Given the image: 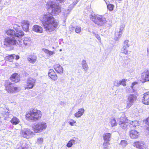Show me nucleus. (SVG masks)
Masks as SVG:
<instances>
[{
  "mask_svg": "<svg viewBox=\"0 0 149 149\" xmlns=\"http://www.w3.org/2000/svg\"><path fill=\"white\" fill-rule=\"evenodd\" d=\"M110 145L109 142L105 141L103 143L102 146L103 149H109Z\"/></svg>",
  "mask_w": 149,
  "mask_h": 149,
  "instance_id": "obj_35",
  "label": "nucleus"
},
{
  "mask_svg": "<svg viewBox=\"0 0 149 149\" xmlns=\"http://www.w3.org/2000/svg\"><path fill=\"white\" fill-rule=\"evenodd\" d=\"M21 26L23 30L26 31H27L29 30V22L26 20H24L21 23Z\"/></svg>",
  "mask_w": 149,
  "mask_h": 149,
  "instance_id": "obj_14",
  "label": "nucleus"
},
{
  "mask_svg": "<svg viewBox=\"0 0 149 149\" xmlns=\"http://www.w3.org/2000/svg\"><path fill=\"white\" fill-rule=\"evenodd\" d=\"M47 127L46 123L44 121L38 123L33 126V129L36 133H40L45 131Z\"/></svg>",
  "mask_w": 149,
  "mask_h": 149,
  "instance_id": "obj_6",
  "label": "nucleus"
},
{
  "mask_svg": "<svg viewBox=\"0 0 149 149\" xmlns=\"http://www.w3.org/2000/svg\"><path fill=\"white\" fill-rule=\"evenodd\" d=\"M128 144L127 142L125 140H121L119 145L121 146L122 147L124 148Z\"/></svg>",
  "mask_w": 149,
  "mask_h": 149,
  "instance_id": "obj_36",
  "label": "nucleus"
},
{
  "mask_svg": "<svg viewBox=\"0 0 149 149\" xmlns=\"http://www.w3.org/2000/svg\"><path fill=\"white\" fill-rule=\"evenodd\" d=\"M25 46H29L31 44L32 42L30 39L28 38H25L23 40Z\"/></svg>",
  "mask_w": 149,
  "mask_h": 149,
  "instance_id": "obj_29",
  "label": "nucleus"
},
{
  "mask_svg": "<svg viewBox=\"0 0 149 149\" xmlns=\"http://www.w3.org/2000/svg\"><path fill=\"white\" fill-rule=\"evenodd\" d=\"M45 7L51 15H57L61 11V7L58 3L50 0L47 2Z\"/></svg>",
  "mask_w": 149,
  "mask_h": 149,
  "instance_id": "obj_3",
  "label": "nucleus"
},
{
  "mask_svg": "<svg viewBox=\"0 0 149 149\" xmlns=\"http://www.w3.org/2000/svg\"><path fill=\"white\" fill-rule=\"evenodd\" d=\"M81 31V28L80 26H77L75 29V31L76 33H79Z\"/></svg>",
  "mask_w": 149,
  "mask_h": 149,
  "instance_id": "obj_45",
  "label": "nucleus"
},
{
  "mask_svg": "<svg viewBox=\"0 0 149 149\" xmlns=\"http://www.w3.org/2000/svg\"><path fill=\"white\" fill-rule=\"evenodd\" d=\"M129 134L131 139H136L138 137L139 133L137 131L132 130L129 132Z\"/></svg>",
  "mask_w": 149,
  "mask_h": 149,
  "instance_id": "obj_17",
  "label": "nucleus"
},
{
  "mask_svg": "<svg viewBox=\"0 0 149 149\" xmlns=\"http://www.w3.org/2000/svg\"><path fill=\"white\" fill-rule=\"evenodd\" d=\"M20 26L17 24H15L13 26V28L16 31V32H17V30H20Z\"/></svg>",
  "mask_w": 149,
  "mask_h": 149,
  "instance_id": "obj_46",
  "label": "nucleus"
},
{
  "mask_svg": "<svg viewBox=\"0 0 149 149\" xmlns=\"http://www.w3.org/2000/svg\"><path fill=\"white\" fill-rule=\"evenodd\" d=\"M43 51L48 56H50L53 54H55V52H54L51 51L47 49H43Z\"/></svg>",
  "mask_w": 149,
  "mask_h": 149,
  "instance_id": "obj_31",
  "label": "nucleus"
},
{
  "mask_svg": "<svg viewBox=\"0 0 149 149\" xmlns=\"http://www.w3.org/2000/svg\"><path fill=\"white\" fill-rule=\"evenodd\" d=\"M109 124L111 125L112 127L116 125L117 123L115 119L114 118H111L109 120Z\"/></svg>",
  "mask_w": 149,
  "mask_h": 149,
  "instance_id": "obj_30",
  "label": "nucleus"
},
{
  "mask_svg": "<svg viewBox=\"0 0 149 149\" xmlns=\"http://www.w3.org/2000/svg\"><path fill=\"white\" fill-rule=\"evenodd\" d=\"M52 48H53V49H54V47H52Z\"/></svg>",
  "mask_w": 149,
  "mask_h": 149,
  "instance_id": "obj_56",
  "label": "nucleus"
},
{
  "mask_svg": "<svg viewBox=\"0 0 149 149\" xmlns=\"http://www.w3.org/2000/svg\"><path fill=\"white\" fill-rule=\"evenodd\" d=\"M6 33L11 37L6 38L4 41V45L8 47H12L13 46L22 45L21 38L24 35V32L21 30H19L16 32L13 29H9L6 31Z\"/></svg>",
  "mask_w": 149,
  "mask_h": 149,
  "instance_id": "obj_1",
  "label": "nucleus"
},
{
  "mask_svg": "<svg viewBox=\"0 0 149 149\" xmlns=\"http://www.w3.org/2000/svg\"><path fill=\"white\" fill-rule=\"evenodd\" d=\"M36 79L34 78H29L27 81L26 85L25 87V89H31L35 86Z\"/></svg>",
  "mask_w": 149,
  "mask_h": 149,
  "instance_id": "obj_11",
  "label": "nucleus"
},
{
  "mask_svg": "<svg viewBox=\"0 0 149 149\" xmlns=\"http://www.w3.org/2000/svg\"><path fill=\"white\" fill-rule=\"evenodd\" d=\"M133 146L139 149H146V147L144 144V142L142 141H139L134 142Z\"/></svg>",
  "mask_w": 149,
  "mask_h": 149,
  "instance_id": "obj_13",
  "label": "nucleus"
},
{
  "mask_svg": "<svg viewBox=\"0 0 149 149\" xmlns=\"http://www.w3.org/2000/svg\"><path fill=\"white\" fill-rule=\"evenodd\" d=\"M113 84L114 86H118L120 85V81H115L113 82Z\"/></svg>",
  "mask_w": 149,
  "mask_h": 149,
  "instance_id": "obj_47",
  "label": "nucleus"
},
{
  "mask_svg": "<svg viewBox=\"0 0 149 149\" xmlns=\"http://www.w3.org/2000/svg\"><path fill=\"white\" fill-rule=\"evenodd\" d=\"M128 48L123 46L121 50V53L125 54V55H128L130 53L131 51L127 50Z\"/></svg>",
  "mask_w": 149,
  "mask_h": 149,
  "instance_id": "obj_26",
  "label": "nucleus"
},
{
  "mask_svg": "<svg viewBox=\"0 0 149 149\" xmlns=\"http://www.w3.org/2000/svg\"><path fill=\"white\" fill-rule=\"evenodd\" d=\"M127 121L128 120L125 117L124 114H123L122 116L118 120L120 127L124 130L130 128L129 122Z\"/></svg>",
  "mask_w": 149,
  "mask_h": 149,
  "instance_id": "obj_8",
  "label": "nucleus"
},
{
  "mask_svg": "<svg viewBox=\"0 0 149 149\" xmlns=\"http://www.w3.org/2000/svg\"><path fill=\"white\" fill-rule=\"evenodd\" d=\"M40 19L42 22L44 29L47 33L53 31L58 25V22L54 18L49 14L41 16Z\"/></svg>",
  "mask_w": 149,
  "mask_h": 149,
  "instance_id": "obj_2",
  "label": "nucleus"
},
{
  "mask_svg": "<svg viewBox=\"0 0 149 149\" xmlns=\"http://www.w3.org/2000/svg\"><path fill=\"white\" fill-rule=\"evenodd\" d=\"M54 68L55 70L58 73L61 74L63 72V68L59 64L54 65Z\"/></svg>",
  "mask_w": 149,
  "mask_h": 149,
  "instance_id": "obj_22",
  "label": "nucleus"
},
{
  "mask_svg": "<svg viewBox=\"0 0 149 149\" xmlns=\"http://www.w3.org/2000/svg\"><path fill=\"white\" fill-rule=\"evenodd\" d=\"M131 45L130 42L128 40H125L123 44V46L128 48Z\"/></svg>",
  "mask_w": 149,
  "mask_h": 149,
  "instance_id": "obj_33",
  "label": "nucleus"
},
{
  "mask_svg": "<svg viewBox=\"0 0 149 149\" xmlns=\"http://www.w3.org/2000/svg\"><path fill=\"white\" fill-rule=\"evenodd\" d=\"M56 74V72L53 69H50L48 72V74L49 76L55 74Z\"/></svg>",
  "mask_w": 149,
  "mask_h": 149,
  "instance_id": "obj_42",
  "label": "nucleus"
},
{
  "mask_svg": "<svg viewBox=\"0 0 149 149\" xmlns=\"http://www.w3.org/2000/svg\"><path fill=\"white\" fill-rule=\"evenodd\" d=\"M41 111L36 109L28 111L25 115L26 119L29 121H34L40 120L42 116Z\"/></svg>",
  "mask_w": 149,
  "mask_h": 149,
  "instance_id": "obj_4",
  "label": "nucleus"
},
{
  "mask_svg": "<svg viewBox=\"0 0 149 149\" xmlns=\"http://www.w3.org/2000/svg\"><path fill=\"white\" fill-rule=\"evenodd\" d=\"M127 101L126 107L127 108H129L136 101L137 96L136 95L133 94H130L128 95L127 96Z\"/></svg>",
  "mask_w": 149,
  "mask_h": 149,
  "instance_id": "obj_9",
  "label": "nucleus"
},
{
  "mask_svg": "<svg viewBox=\"0 0 149 149\" xmlns=\"http://www.w3.org/2000/svg\"><path fill=\"white\" fill-rule=\"evenodd\" d=\"M128 58L127 56H126L125 58L124 59L126 60H127L128 59Z\"/></svg>",
  "mask_w": 149,
  "mask_h": 149,
  "instance_id": "obj_52",
  "label": "nucleus"
},
{
  "mask_svg": "<svg viewBox=\"0 0 149 149\" xmlns=\"http://www.w3.org/2000/svg\"><path fill=\"white\" fill-rule=\"evenodd\" d=\"M10 79L13 82L17 83L20 80L19 75L17 73H14L11 76Z\"/></svg>",
  "mask_w": 149,
  "mask_h": 149,
  "instance_id": "obj_18",
  "label": "nucleus"
},
{
  "mask_svg": "<svg viewBox=\"0 0 149 149\" xmlns=\"http://www.w3.org/2000/svg\"><path fill=\"white\" fill-rule=\"evenodd\" d=\"M120 85H122L123 86H125L126 85V80L125 79H123L120 81Z\"/></svg>",
  "mask_w": 149,
  "mask_h": 149,
  "instance_id": "obj_43",
  "label": "nucleus"
},
{
  "mask_svg": "<svg viewBox=\"0 0 149 149\" xmlns=\"http://www.w3.org/2000/svg\"><path fill=\"white\" fill-rule=\"evenodd\" d=\"M114 7V5L111 4H109L107 6L108 9L110 11H112Z\"/></svg>",
  "mask_w": 149,
  "mask_h": 149,
  "instance_id": "obj_39",
  "label": "nucleus"
},
{
  "mask_svg": "<svg viewBox=\"0 0 149 149\" xmlns=\"http://www.w3.org/2000/svg\"><path fill=\"white\" fill-rule=\"evenodd\" d=\"M4 86L6 90L9 93L17 92L19 90L15 85L7 81H5Z\"/></svg>",
  "mask_w": 149,
  "mask_h": 149,
  "instance_id": "obj_5",
  "label": "nucleus"
},
{
  "mask_svg": "<svg viewBox=\"0 0 149 149\" xmlns=\"http://www.w3.org/2000/svg\"><path fill=\"white\" fill-rule=\"evenodd\" d=\"M93 36L95 37L99 42H101V38L100 36L98 34L94 32H93Z\"/></svg>",
  "mask_w": 149,
  "mask_h": 149,
  "instance_id": "obj_41",
  "label": "nucleus"
},
{
  "mask_svg": "<svg viewBox=\"0 0 149 149\" xmlns=\"http://www.w3.org/2000/svg\"><path fill=\"white\" fill-rule=\"evenodd\" d=\"M75 140L74 139H71L68 142L66 146L68 148H70L72 147L74 144H75Z\"/></svg>",
  "mask_w": 149,
  "mask_h": 149,
  "instance_id": "obj_32",
  "label": "nucleus"
},
{
  "mask_svg": "<svg viewBox=\"0 0 149 149\" xmlns=\"http://www.w3.org/2000/svg\"><path fill=\"white\" fill-rule=\"evenodd\" d=\"M57 1L59 2L60 3H63L66 0H56Z\"/></svg>",
  "mask_w": 149,
  "mask_h": 149,
  "instance_id": "obj_48",
  "label": "nucleus"
},
{
  "mask_svg": "<svg viewBox=\"0 0 149 149\" xmlns=\"http://www.w3.org/2000/svg\"><path fill=\"white\" fill-rule=\"evenodd\" d=\"M15 59L16 60L19 59V56L18 55H15Z\"/></svg>",
  "mask_w": 149,
  "mask_h": 149,
  "instance_id": "obj_49",
  "label": "nucleus"
},
{
  "mask_svg": "<svg viewBox=\"0 0 149 149\" xmlns=\"http://www.w3.org/2000/svg\"><path fill=\"white\" fill-rule=\"evenodd\" d=\"M138 84L137 82H134L132 83L131 87H127L126 88V91L127 93H135L136 90L134 89V86Z\"/></svg>",
  "mask_w": 149,
  "mask_h": 149,
  "instance_id": "obj_15",
  "label": "nucleus"
},
{
  "mask_svg": "<svg viewBox=\"0 0 149 149\" xmlns=\"http://www.w3.org/2000/svg\"><path fill=\"white\" fill-rule=\"evenodd\" d=\"M67 11H68V13H69V12L70 11V10H69V9H68V10H67Z\"/></svg>",
  "mask_w": 149,
  "mask_h": 149,
  "instance_id": "obj_54",
  "label": "nucleus"
},
{
  "mask_svg": "<svg viewBox=\"0 0 149 149\" xmlns=\"http://www.w3.org/2000/svg\"><path fill=\"white\" fill-rule=\"evenodd\" d=\"M141 80L142 82L149 81V70H145L142 74L141 76Z\"/></svg>",
  "mask_w": 149,
  "mask_h": 149,
  "instance_id": "obj_12",
  "label": "nucleus"
},
{
  "mask_svg": "<svg viewBox=\"0 0 149 149\" xmlns=\"http://www.w3.org/2000/svg\"><path fill=\"white\" fill-rule=\"evenodd\" d=\"M111 133H106L102 135V137L104 141L109 142L111 140Z\"/></svg>",
  "mask_w": 149,
  "mask_h": 149,
  "instance_id": "obj_21",
  "label": "nucleus"
},
{
  "mask_svg": "<svg viewBox=\"0 0 149 149\" xmlns=\"http://www.w3.org/2000/svg\"><path fill=\"white\" fill-rule=\"evenodd\" d=\"M37 56L34 54L29 55L27 58L28 61L32 64H34L37 61Z\"/></svg>",
  "mask_w": 149,
  "mask_h": 149,
  "instance_id": "obj_20",
  "label": "nucleus"
},
{
  "mask_svg": "<svg viewBox=\"0 0 149 149\" xmlns=\"http://www.w3.org/2000/svg\"><path fill=\"white\" fill-rule=\"evenodd\" d=\"M10 122L13 125L18 124L20 122L19 119L16 117H13Z\"/></svg>",
  "mask_w": 149,
  "mask_h": 149,
  "instance_id": "obj_28",
  "label": "nucleus"
},
{
  "mask_svg": "<svg viewBox=\"0 0 149 149\" xmlns=\"http://www.w3.org/2000/svg\"><path fill=\"white\" fill-rule=\"evenodd\" d=\"M43 139L42 138H38L37 139L36 143L39 145H41L43 143Z\"/></svg>",
  "mask_w": 149,
  "mask_h": 149,
  "instance_id": "obj_37",
  "label": "nucleus"
},
{
  "mask_svg": "<svg viewBox=\"0 0 149 149\" xmlns=\"http://www.w3.org/2000/svg\"><path fill=\"white\" fill-rule=\"evenodd\" d=\"M68 123L71 126H74L75 125V123H76V121L73 119H71Z\"/></svg>",
  "mask_w": 149,
  "mask_h": 149,
  "instance_id": "obj_44",
  "label": "nucleus"
},
{
  "mask_svg": "<svg viewBox=\"0 0 149 149\" xmlns=\"http://www.w3.org/2000/svg\"><path fill=\"white\" fill-rule=\"evenodd\" d=\"M144 122L146 124V130L148 131V133H149V118H148L144 121Z\"/></svg>",
  "mask_w": 149,
  "mask_h": 149,
  "instance_id": "obj_38",
  "label": "nucleus"
},
{
  "mask_svg": "<svg viewBox=\"0 0 149 149\" xmlns=\"http://www.w3.org/2000/svg\"><path fill=\"white\" fill-rule=\"evenodd\" d=\"M123 29L121 28H117L116 29L115 33L114 39L116 40H118L121 37L122 34Z\"/></svg>",
  "mask_w": 149,
  "mask_h": 149,
  "instance_id": "obj_16",
  "label": "nucleus"
},
{
  "mask_svg": "<svg viewBox=\"0 0 149 149\" xmlns=\"http://www.w3.org/2000/svg\"><path fill=\"white\" fill-rule=\"evenodd\" d=\"M24 148V147H23V146H21V148H18V149H23Z\"/></svg>",
  "mask_w": 149,
  "mask_h": 149,
  "instance_id": "obj_53",
  "label": "nucleus"
},
{
  "mask_svg": "<svg viewBox=\"0 0 149 149\" xmlns=\"http://www.w3.org/2000/svg\"><path fill=\"white\" fill-rule=\"evenodd\" d=\"M148 56H149V45L147 49Z\"/></svg>",
  "mask_w": 149,
  "mask_h": 149,
  "instance_id": "obj_51",
  "label": "nucleus"
},
{
  "mask_svg": "<svg viewBox=\"0 0 149 149\" xmlns=\"http://www.w3.org/2000/svg\"><path fill=\"white\" fill-rule=\"evenodd\" d=\"M59 51H60V52L61 51H62V49H60L59 50Z\"/></svg>",
  "mask_w": 149,
  "mask_h": 149,
  "instance_id": "obj_55",
  "label": "nucleus"
},
{
  "mask_svg": "<svg viewBox=\"0 0 149 149\" xmlns=\"http://www.w3.org/2000/svg\"><path fill=\"white\" fill-rule=\"evenodd\" d=\"M59 104L60 105L62 106L65 104V102H63L61 101L59 103Z\"/></svg>",
  "mask_w": 149,
  "mask_h": 149,
  "instance_id": "obj_50",
  "label": "nucleus"
},
{
  "mask_svg": "<svg viewBox=\"0 0 149 149\" xmlns=\"http://www.w3.org/2000/svg\"><path fill=\"white\" fill-rule=\"evenodd\" d=\"M15 54H13L6 56L5 59L7 61H8L10 62H11L15 58Z\"/></svg>",
  "mask_w": 149,
  "mask_h": 149,
  "instance_id": "obj_34",
  "label": "nucleus"
},
{
  "mask_svg": "<svg viewBox=\"0 0 149 149\" xmlns=\"http://www.w3.org/2000/svg\"><path fill=\"white\" fill-rule=\"evenodd\" d=\"M129 124L130 128H133L138 126L139 125V123L138 121L136 120L130 121Z\"/></svg>",
  "mask_w": 149,
  "mask_h": 149,
  "instance_id": "obj_25",
  "label": "nucleus"
},
{
  "mask_svg": "<svg viewBox=\"0 0 149 149\" xmlns=\"http://www.w3.org/2000/svg\"><path fill=\"white\" fill-rule=\"evenodd\" d=\"M142 102L145 104H149V92L144 93Z\"/></svg>",
  "mask_w": 149,
  "mask_h": 149,
  "instance_id": "obj_19",
  "label": "nucleus"
},
{
  "mask_svg": "<svg viewBox=\"0 0 149 149\" xmlns=\"http://www.w3.org/2000/svg\"><path fill=\"white\" fill-rule=\"evenodd\" d=\"M22 133L23 137L27 139H29L35 135L34 132H33L30 129L28 128L23 130L22 131Z\"/></svg>",
  "mask_w": 149,
  "mask_h": 149,
  "instance_id": "obj_10",
  "label": "nucleus"
},
{
  "mask_svg": "<svg viewBox=\"0 0 149 149\" xmlns=\"http://www.w3.org/2000/svg\"><path fill=\"white\" fill-rule=\"evenodd\" d=\"M33 30L34 31L39 33H41L43 32L42 28L40 26L36 25L33 26Z\"/></svg>",
  "mask_w": 149,
  "mask_h": 149,
  "instance_id": "obj_24",
  "label": "nucleus"
},
{
  "mask_svg": "<svg viewBox=\"0 0 149 149\" xmlns=\"http://www.w3.org/2000/svg\"><path fill=\"white\" fill-rule=\"evenodd\" d=\"M92 19L95 24L100 26H103L107 22L104 17L99 15L92 16Z\"/></svg>",
  "mask_w": 149,
  "mask_h": 149,
  "instance_id": "obj_7",
  "label": "nucleus"
},
{
  "mask_svg": "<svg viewBox=\"0 0 149 149\" xmlns=\"http://www.w3.org/2000/svg\"><path fill=\"white\" fill-rule=\"evenodd\" d=\"M49 77L51 79L55 81H56L58 78V77L56 74L49 76Z\"/></svg>",
  "mask_w": 149,
  "mask_h": 149,
  "instance_id": "obj_40",
  "label": "nucleus"
},
{
  "mask_svg": "<svg viewBox=\"0 0 149 149\" xmlns=\"http://www.w3.org/2000/svg\"><path fill=\"white\" fill-rule=\"evenodd\" d=\"M81 65L83 68L86 72L88 70V67L86 61L85 60H83L81 62Z\"/></svg>",
  "mask_w": 149,
  "mask_h": 149,
  "instance_id": "obj_27",
  "label": "nucleus"
},
{
  "mask_svg": "<svg viewBox=\"0 0 149 149\" xmlns=\"http://www.w3.org/2000/svg\"><path fill=\"white\" fill-rule=\"evenodd\" d=\"M84 111L85 110L83 108L79 109L78 111L74 114V116L76 118H80L83 115Z\"/></svg>",
  "mask_w": 149,
  "mask_h": 149,
  "instance_id": "obj_23",
  "label": "nucleus"
}]
</instances>
